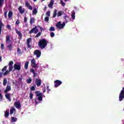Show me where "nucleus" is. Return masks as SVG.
Wrapping results in <instances>:
<instances>
[{"label": "nucleus", "instance_id": "nucleus-34", "mask_svg": "<svg viewBox=\"0 0 124 124\" xmlns=\"http://www.w3.org/2000/svg\"><path fill=\"white\" fill-rule=\"evenodd\" d=\"M71 17L73 20L75 19V12H74L71 14Z\"/></svg>", "mask_w": 124, "mask_h": 124}, {"label": "nucleus", "instance_id": "nucleus-52", "mask_svg": "<svg viewBox=\"0 0 124 124\" xmlns=\"http://www.w3.org/2000/svg\"><path fill=\"white\" fill-rule=\"evenodd\" d=\"M24 23H27V22H28V18H27L26 16L24 17Z\"/></svg>", "mask_w": 124, "mask_h": 124}, {"label": "nucleus", "instance_id": "nucleus-15", "mask_svg": "<svg viewBox=\"0 0 124 124\" xmlns=\"http://www.w3.org/2000/svg\"><path fill=\"white\" fill-rule=\"evenodd\" d=\"M14 106H15V107H16V108H17V109H20V108H21V104L20 103V102H16L14 103Z\"/></svg>", "mask_w": 124, "mask_h": 124}, {"label": "nucleus", "instance_id": "nucleus-50", "mask_svg": "<svg viewBox=\"0 0 124 124\" xmlns=\"http://www.w3.org/2000/svg\"><path fill=\"white\" fill-rule=\"evenodd\" d=\"M60 2H61L62 5V6H64L65 5V3H64L63 1L61 0Z\"/></svg>", "mask_w": 124, "mask_h": 124}, {"label": "nucleus", "instance_id": "nucleus-41", "mask_svg": "<svg viewBox=\"0 0 124 124\" xmlns=\"http://www.w3.org/2000/svg\"><path fill=\"white\" fill-rule=\"evenodd\" d=\"M30 5V3H29V1H26L25 2V6L26 7H28Z\"/></svg>", "mask_w": 124, "mask_h": 124}, {"label": "nucleus", "instance_id": "nucleus-3", "mask_svg": "<svg viewBox=\"0 0 124 124\" xmlns=\"http://www.w3.org/2000/svg\"><path fill=\"white\" fill-rule=\"evenodd\" d=\"M65 26V22H63L62 23V22L59 21L56 24V28H57V29H59V30L63 29V28H64Z\"/></svg>", "mask_w": 124, "mask_h": 124}, {"label": "nucleus", "instance_id": "nucleus-23", "mask_svg": "<svg viewBox=\"0 0 124 124\" xmlns=\"http://www.w3.org/2000/svg\"><path fill=\"white\" fill-rule=\"evenodd\" d=\"M35 21V18L34 17H31L30 18V25H32Z\"/></svg>", "mask_w": 124, "mask_h": 124}, {"label": "nucleus", "instance_id": "nucleus-61", "mask_svg": "<svg viewBox=\"0 0 124 124\" xmlns=\"http://www.w3.org/2000/svg\"><path fill=\"white\" fill-rule=\"evenodd\" d=\"M1 56L0 55V62H1L2 61Z\"/></svg>", "mask_w": 124, "mask_h": 124}, {"label": "nucleus", "instance_id": "nucleus-25", "mask_svg": "<svg viewBox=\"0 0 124 124\" xmlns=\"http://www.w3.org/2000/svg\"><path fill=\"white\" fill-rule=\"evenodd\" d=\"M11 122L12 123H15L16 122H17V118L14 117H11Z\"/></svg>", "mask_w": 124, "mask_h": 124}, {"label": "nucleus", "instance_id": "nucleus-37", "mask_svg": "<svg viewBox=\"0 0 124 124\" xmlns=\"http://www.w3.org/2000/svg\"><path fill=\"white\" fill-rule=\"evenodd\" d=\"M41 35V32H39L35 36V38H37V37H39Z\"/></svg>", "mask_w": 124, "mask_h": 124}, {"label": "nucleus", "instance_id": "nucleus-12", "mask_svg": "<svg viewBox=\"0 0 124 124\" xmlns=\"http://www.w3.org/2000/svg\"><path fill=\"white\" fill-rule=\"evenodd\" d=\"M35 84L37 87H40L41 86V79L36 78Z\"/></svg>", "mask_w": 124, "mask_h": 124}, {"label": "nucleus", "instance_id": "nucleus-62", "mask_svg": "<svg viewBox=\"0 0 124 124\" xmlns=\"http://www.w3.org/2000/svg\"><path fill=\"white\" fill-rule=\"evenodd\" d=\"M19 81H21V80H22V78H19Z\"/></svg>", "mask_w": 124, "mask_h": 124}, {"label": "nucleus", "instance_id": "nucleus-7", "mask_svg": "<svg viewBox=\"0 0 124 124\" xmlns=\"http://www.w3.org/2000/svg\"><path fill=\"white\" fill-rule=\"evenodd\" d=\"M34 55L36 56V58H40L41 56V51L39 50H36L34 52Z\"/></svg>", "mask_w": 124, "mask_h": 124}, {"label": "nucleus", "instance_id": "nucleus-48", "mask_svg": "<svg viewBox=\"0 0 124 124\" xmlns=\"http://www.w3.org/2000/svg\"><path fill=\"white\" fill-rule=\"evenodd\" d=\"M1 50H3V49H4V44H1Z\"/></svg>", "mask_w": 124, "mask_h": 124}, {"label": "nucleus", "instance_id": "nucleus-51", "mask_svg": "<svg viewBox=\"0 0 124 124\" xmlns=\"http://www.w3.org/2000/svg\"><path fill=\"white\" fill-rule=\"evenodd\" d=\"M50 12L49 11H47V12H46V16H48V17H50Z\"/></svg>", "mask_w": 124, "mask_h": 124}, {"label": "nucleus", "instance_id": "nucleus-43", "mask_svg": "<svg viewBox=\"0 0 124 124\" xmlns=\"http://www.w3.org/2000/svg\"><path fill=\"white\" fill-rule=\"evenodd\" d=\"M44 20L45 22H48L49 21V17L46 16Z\"/></svg>", "mask_w": 124, "mask_h": 124}, {"label": "nucleus", "instance_id": "nucleus-44", "mask_svg": "<svg viewBox=\"0 0 124 124\" xmlns=\"http://www.w3.org/2000/svg\"><path fill=\"white\" fill-rule=\"evenodd\" d=\"M27 8L30 9V10H32V6H31V5H29L28 7H27Z\"/></svg>", "mask_w": 124, "mask_h": 124}, {"label": "nucleus", "instance_id": "nucleus-46", "mask_svg": "<svg viewBox=\"0 0 124 124\" xmlns=\"http://www.w3.org/2000/svg\"><path fill=\"white\" fill-rule=\"evenodd\" d=\"M0 27H4V25L2 23V21L0 19Z\"/></svg>", "mask_w": 124, "mask_h": 124}, {"label": "nucleus", "instance_id": "nucleus-30", "mask_svg": "<svg viewBox=\"0 0 124 124\" xmlns=\"http://www.w3.org/2000/svg\"><path fill=\"white\" fill-rule=\"evenodd\" d=\"M32 81V79H31V78H29L27 79L26 82H27V84H31V83Z\"/></svg>", "mask_w": 124, "mask_h": 124}, {"label": "nucleus", "instance_id": "nucleus-60", "mask_svg": "<svg viewBox=\"0 0 124 124\" xmlns=\"http://www.w3.org/2000/svg\"><path fill=\"white\" fill-rule=\"evenodd\" d=\"M43 93H45L46 92V89H43Z\"/></svg>", "mask_w": 124, "mask_h": 124}, {"label": "nucleus", "instance_id": "nucleus-1", "mask_svg": "<svg viewBox=\"0 0 124 124\" xmlns=\"http://www.w3.org/2000/svg\"><path fill=\"white\" fill-rule=\"evenodd\" d=\"M47 44H48V41L45 39H41L38 43V45L40 49H45L47 47Z\"/></svg>", "mask_w": 124, "mask_h": 124}, {"label": "nucleus", "instance_id": "nucleus-16", "mask_svg": "<svg viewBox=\"0 0 124 124\" xmlns=\"http://www.w3.org/2000/svg\"><path fill=\"white\" fill-rule=\"evenodd\" d=\"M10 91H11V86L7 85L6 89L4 91V93H7V92H9Z\"/></svg>", "mask_w": 124, "mask_h": 124}, {"label": "nucleus", "instance_id": "nucleus-4", "mask_svg": "<svg viewBox=\"0 0 124 124\" xmlns=\"http://www.w3.org/2000/svg\"><path fill=\"white\" fill-rule=\"evenodd\" d=\"M31 65L33 68H38V66H37V64H36V61H35L34 59L31 60Z\"/></svg>", "mask_w": 124, "mask_h": 124}, {"label": "nucleus", "instance_id": "nucleus-26", "mask_svg": "<svg viewBox=\"0 0 124 124\" xmlns=\"http://www.w3.org/2000/svg\"><path fill=\"white\" fill-rule=\"evenodd\" d=\"M4 116L5 118H8L9 116V110H6L5 111Z\"/></svg>", "mask_w": 124, "mask_h": 124}, {"label": "nucleus", "instance_id": "nucleus-32", "mask_svg": "<svg viewBox=\"0 0 124 124\" xmlns=\"http://www.w3.org/2000/svg\"><path fill=\"white\" fill-rule=\"evenodd\" d=\"M6 84H7V79L6 78H4L3 81V85L4 86H6Z\"/></svg>", "mask_w": 124, "mask_h": 124}, {"label": "nucleus", "instance_id": "nucleus-57", "mask_svg": "<svg viewBox=\"0 0 124 124\" xmlns=\"http://www.w3.org/2000/svg\"><path fill=\"white\" fill-rule=\"evenodd\" d=\"M46 89H47V91L48 92L51 91V89H49V86H47L46 87Z\"/></svg>", "mask_w": 124, "mask_h": 124}, {"label": "nucleus", "instance_id": "nucleus-5", "mask_svg": "<svg viewBox=\"0 0 124 124\" xmlns=\"http://www.w3.org/2000/svg\"><path fill=\"white\" fill-rule=\"evenodd\" d=\"M62 84V81L56 80L54 81V87L58 88V87H60Z\"/></svg>", "mask_w": 124, "mask_h": 124}, {"label": "nucleus", "instance_id": "nucleus-42", "mask_svg": "<svg viewBox=\"0 0 124 124\" xmlns=\"http://www.w3.org/2000/svg\"><path fill=\"white\" fill-rule=\"evenodd\" d=\"M62 12H59L57 14L58 17H60V16H62Z\"/></svg>", "mask_w": 124, "mask_h": 124}, {"label": "nucleus", "instance_id": "nucleus-49", "mask_svg": "<svg viewBox=\"0 0 124 124\" xmlns=\"http://www.w3.org/2000/svg\"><path fill=\"white\" fill-rule=\"evenodd\" d=\"M4 0H0V6H2V4L3 3Z\"/></svg>", "mask_w": 124, "mask_h": 124}, {"label": "nucleus", "instance_id": "nucleus-24", "mask_svg": "<svg viewBox=\"0 0 124 124\" xmlns=\"http://www.w3.org/2000/svg\"><path fill=\"white\" fill-rule=\"evenodd\" d=\"M6 98L9 100V101H11V98H10V94L9 93H7L5 95Z\"/></svg>", "mask_w": 124, "mask_h": 124}, {"label": "nucleus", "instance_id": "nucleus-22", "mask_svg": "<svg viewBox=\"0 0 124 124\" xmlns=\"http://www.w3.org/2000/svg\"><path fill=\"white\" fill-rule=\"evenodd\" d=\"M38 95V100H39V101H42V93H40V94Z\"/></svg>", "mask_w": 124, "mask_h": 124}, {"label": "nucleus", "instance_id": "nucleus-35", "mask_svg": "<svg viewBox=\"0 0 124 124\" xmlns=\"http://www.w3.org/2000/svg\"><path fill=\"white\" fill-rule=\"evenodd\" d=\"M10 71H9V70H7L5 71V73H3V75L4 76H6V75H7V74H8L9 73H10Z\"/></svg>", "mask_w": 124, "mask_h": 124}, {"label": "nucleus", "instance_id": "nucleus-2", "mask_svg": "<svg viewBox=\"0 0 124 124\" xmlns=\"http://www.w3.org/2000/svg\"><path fill=\"white\" fill-rule=\"evenodd\" d=\"M37 28H39L40 29L41 32H42V31H44V29L41 27L40 26L38 25L37 26H35L34 28H32L29 32V34H31V33H35L36 34L38 32V29Z\"/></svg>", "mask_w": 124, "mask_h": 124}, {"label": "nucleus", "instance_id": "nucleus-11", "mask_svg": "<svg viewBox=\"0 0 124 124\" xmlns=\"http://www.w3.org/2000/svg\"><path fill=\"white\" fill-rule=\"evenodd\" d=\"M31 42V38H29L27 40V47L29 48V49H31V46L30 44Z\"/></svg>", "mask_w": 124, "mask_h": 124}, {"label": "nucleus", "instance_id": "nucleus-9", "mask_svg": "<svg viewBox=\"0 0 124 124\" xmlns=\"http://www.w3.org/2000/svg\"><path fill=\"white\" fill-rule=\"evenodd\" d=\"M14 62L13 61H10L8 64L9 65V71L11 72L12 71V69H13V64Z\"/></svg>", "mask_w": 124, "mask_h": 124}, {"label": "nucleus", "instance_id": "nucleus-18", "mask_svg": "<svg viewBox=\"0 0 124 124\" xmlns=\"http://www.w3.org/2000/svg\"><path fill=\"white\" fill-rule=\"evenodd\" d=\"M14 112H16V109L14 107H11L10 110V115H12Z\"/></svg>", "mask_w": 124, "mask_h": 124}, {"label": "nucleus", "instance_id": "nucleus-14", "mask_svg": "<svg viewBox=\"0 0 124 124\" xmlns=\"http://www.w3.org/2000/svg\"><path fill=\"white\" fill-rule=\"evenodd\" d=\"M30 72H31V73H33V77L34 78H35L36 76H37V73H35V71H34V69L31 68L30 69Z\"/></svg>", "mask_w": 124, "mask_h": 124}, {"label": "nucleus", "instance_id": "nucleus-45", "mask_svg": "<svg viewBox=\"0 0 124 124\" xmlns=\"http://www.w3.org/2000/svg\"><path fill=\"white\" fill-rule=\"evenodd\" d=\"M50 36L51 37H54V36H55V33L53 32H50Z\"/></svg>", "mask_w": 124, "mask_h": 124}, {"label": "nucleus", "instance_id": "nucleus-29", "mask_svg": "<svg viewBox=\"0 0 124 124\" xmlns=\"http://www.w3.org/2000/svg\"><path fill=\"white\" fill-rule=\"evenodd\" d=\"M57 9H54L53 16V18H55V17H57Z\"/></svg>", "mask_w": 124, "mask_h": 124}, {"label": "nucleus", "instance_id": "nucleus-17", "mask_svg": "<svg viewBox=\"0 0 124 124\" xmlns=\"http://www.w3.org/2000/svg\"><path fill=\"white\" fill-rule=\"evenodd\" d=\"M10 42H11V40H10V36L7 35L6 36V43L8 44Z\"/></svg>", "mask_w": 124, "mask_h": 124}, {"label": "nucleus", "instance_id": "nucleus-20", "mask_svg": "<svg viewBox=\"0 0 124 124\" xmlns=\"http://www.w3.org/2000/svg\"><path fill=\"white\" fill-rule=\"evenodd\" d=\"M13 16V12H12V11H9L8 14V17L9 19H11Z\"/></svg>", "mask_w": 124, "mask_h": 124}, {"label": "nucleus", "instance_id": "nucleus-56", "mask_svg": "<svg viewBox=\"0 0 124 124\" xmlns=\"http://www.w3.org/2000/svg\"><path fill=\"white\" fill-rule=\"evenodd\" d=\"M20 24V21L19 20H17L16 22V25H19Z\"/></svg>", "mask_w": 124, "mask_h": 124}, {"label": "nucleus", "instance_id": "nucleus-58", "mask_svg": "<svg viewBox=\"0 0 124 124\" xmlns=\"http://www.w3.org/2000/svg\"><path fill=\"white\" fill-rule=\"evenodd\" d=\"M2 29V27H0V36L1 35V30Z\"/></svg>", "mask_w": 124, "mask_h": 124}, {"label": "nucleus", "instance_id": "nucleus-54", "mask_svg": "<svg viewBox=\"0 0 124 124\" xmlns=\"http://www.w3.org/2000/svg\"><path fill=\"white\" fill-rule=\"evenodd\" d=\"M35 93L36 96H38V95H39V94H40V93H39V91L36 92Z\"/></svg>", "mask_w": 124, "mask_h": 124}, {"label": "nucleus", "instance_id": "nucleus-13", "mask_svg": "<svg viewBox=\"0 0 124 124\" xmlns=\"http://www.w3.org/2000/svg\"><path fill=\"white\" fill-rule=\"evenodd\" d=\"M18 11L20 14H24V13H25V8H23L22 6L19 7Z\"/></svg>", "mask_w": 124, "mask_h": 124}, {"label": "nucleus", "instance_id": "nucleus-33", "mask_svg": "<svg viewBox=\"0 0 124 124\" xmlns=\"http://www.w3.org/2000/svg\"><path fill=\"white\" fill-rule=\"evenodd\" d=\"M17 52L18 54H19L20 55H22V54H23V53L22 52V50H21V49L19 48H18L17 49Z\"/></svg>", "mask_w": 124, "mask_h": 124}, {"label": "nucleus", "instance_id": "nucleus-19", "mask_svg": "<svg viewBox=\"0 0 124 124\" xmlns=\"http://www.w3.org/2000/svg\"><path fill=\"white\" fill-rule=\"evenodd\" d=\"M54 5V0H51L48 6L49 8H53V6Z\"/></svg>", "mask_w": 124, "mask_h": 124}, {"label": "nucleus", "instance_id": "nucleus-36", "mask_svg": "<svg viewBox=\"0 0 124 124\" xmlns=\"http://www.w3.org/2000/svg\"><path fill=\"white\" fill-rule=\"evenodd\" d=\"M33 97V94L32 93V92H30V99H32Z\"/></svg>", "mask_w": 124, "mask_h": 124}, {"label": "nucleus", "instance_id": "nucleus-21", "mask_svg": "<svg viewBox=\"0 0 124 124\" xmlns=\"http://www.w3.org/2000/svg\"><path fill=\"white\" fill-rule=\"evenodd\" d=\"M7 48H8L9 51H12V48H13V46L12 44H10L9 45L7 46Z\"/></svg>", "mask_w": 124, "mask_h": 124}, {"label": "nucleus", "instance_id": "nucleus-38", "mask_svg": "<svg viewBox=\"0 0 124 124\" xmlns=\"http://www.w3.org/2000/svg\"><path fill=\"white\" fill-rule=\"evenodd\" d=\"M50 31H55V27L52 26L49 29Z\"/></svg>", "mask_w": 124, "mask_h": 124}, {"label": "nucleus", "instance_id": "nucleus-64", "mask_svg": "<svg viewBox=\"0 0 124 124\" xmlns=\"http://www.w3.org/2000/svg\"><path fill=\"white\" fill-rule=\"evenodd\" d=\"M64 0V1H67V0Z\"/></svg>", "mask_w": 124, "mask_h": 124}, {"label": "nucleus", "instance_id": "nucleus-8", "mask_svg": "<svg viewBox=\"0 0 124 124\" xmlns=\"http://www.w3.org/2000/svg\"><path fill=\"white\" fill-rule=\"evenodd\" d=\"M123 99H124V91L122 90L119 94V101H122Z\"/></svg>", "mask_w": 124, "mask_h": 124}, {"label": "nucleus", "instance_id": "nucleus-6", "mask_svg": "<svg viewBox=\"0 0 124 124\" xmlns=\"http://www.w3.org/2000/svg\"><path fill=\"white\" fill-rule=\"evenodd\" d=\"M14 70L13 71V72H14V70H18L19 71V70H21V64H17L16 63L14 65Z\"/></svg>", "mask_w": 124, "mask_h": 124}, {"label": "nucleus", "instance_id": "nucleus-28", "mask_svg": "<svg viewBox=\"0 0 124 124\" xmlns=\"http://www.w3.org/2000/svg\"><path fill=\"white\" fill-rule=\"evenodd\" d=\"M64 19L65 20L66 23H67L68 22H69V21L70 20L69 17H68V16H64Z\"/></svg>", "mask_w": 124, "mask_h": 124}, {"label": "nucleus", "instance_id": "nucleus-55", "mask_svg": "<svg viewBox=\"0 0 124 124\" xmlns=\"http://www.w3.org/2000/svg\"><path fill=\"white\" fill-rule=\"evenodd\" d=\"M35 90V88H34V86H31V91H34Z\"/></svg>", "mask_w": 124, "mask_h": 124}, {"label": "nucleus", "instance_id": "nucleus-59", "mask_svg": "<svg viewBox=\"0 0 124 124\" xmlns=\"http://www.w3.org/2000/svg\"><path fill=\"white\" fill-rule=\"evenodd\" d=\"M2 74H3V73L0 72V78H1V77H2Z\"/></svg>", "mask_w": 124, "mask_h": 124}, {"label": "nucleus", "instance_id": "nucleus-39", "mask_svg": "<svg viewBox=\"0 0 124 124\" xmlns=\"http://www.w3.org/2000/svg\"><path fill=\"white\" fill-rule=\"evenodd\" d=\"M4 17L6 19L7 18V11H5L4 13Z\"/></svg>", "mask_w": 124, "mask_h": 124}, {"label": "nucleus", "instance_id": "nucleus-31", "mask_svg": "<svg viewBox=\"0 0 124 124\" xmlns=\"http://www.w3.org/2000/svg\"><path fill=\"white\" fill-rule=\"evenodd\" d=\"M37 14V9H36V8H35L34 9H33L32 11V14H34L35 15Z\"/></svg>", "mask_w": 124, "mask_h": 124}, {"label": "nucleus", "instance_id": "nucleus-53", "mask_svg": "<svg viewBox=\"0 0 124 124\" xmlns=\"http://www.w3.org/2000/svg\"><path fill=\"white\" fill-rule=\"evenodd\" d=\"M2 94L1 93H0V101H2Z\"/></svg>", "mask_w": 124, "mask_h": 124}, {"label": "nucleus", "instance_id": "nucleus-63", "mask_svg": "<svg viewBox=\"0 0 124 124\" xmlns=\"http://www.w3.org/2000/svg\"><path fill=\"white\" fill-rule=\"evenodd\" d=\"M33 1H36L37 0H33Z\"/></svg>", "mask_w": 124, "mask_h": 124}, {"label": "nucleus", "instance_id": "nucleus-40", "mask_svg": "<svg viewBox=\"0 0 124 124\" xmlns=\"http://www.w3.org/2000/svg\"><path fill=\"white\" fill-rule=\"evenodd\" d=\"M6 69H7V66H5L2 69V71L3 72L4 71H6Z\"/></svg>", "mask_w": 124, "mask_h": 124}, {"label": "nucleus", "instance_id": "nucleus-47", "mask_svg": "<svg viewBox=\"0 0 124 124\" xmlns=\"http://www.w3.org/2000/svg\"><path fill=\"white\" fill-rule=\"evenodd\" d=\"M6 28L8 30H11V26H10V25L9 24L7 25Z\"/></svg>", "mask_w": 124, "mask_h": 124}, {"label": "nucleus", "instance_id": "nucleus-10", "mask_svg": "<svg viewBox=\"0 0 124 124\" xmlns=\"http://www.w3.org/2000/svg\"><path fill=\"white\" fill-rule=\"evenodd\" d=\"M15 31L16 33H17V34L18 35V39L19 40L22 39V35L21 31H19V30H18L17 29H16Z\"/></svg>", "mask_w": 124, "mask_h": 124}, {"label": "nucleus", "instance_id": "nucleus-27", "mask_svg": "<svg viewBox=\"0 0 124 124\" xmlns=\"http://www.w3.org/2000/svg\"><path fill=\"white\" fill-rule=\"evenodd\" d=\"M29 63H30L29 61L26 62L25 63L24 67L26 70L28 69V68H29Z\"/></svg>", "mask_w": 124, "mask_h": 124}]
</instances>
